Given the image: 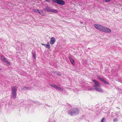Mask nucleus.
I'll list each match as a JSON object with an SVG mask.
<instances>
[{"mask_svg":"<svg viewBox=\"0 0 122 122\" xmlns=\"http://www.w3.org/2000/svg\"><path fill=\"white\" fill-rule=\"evenodd\" d=\"M33 57L34 59H35L36 58V55L35 53L33 54Z\"/></svg>","mask_w":122,"mask_h":122,"instance_id":"19","label":"nucleus"},{"mask_svg":"<svg viewBox=\"0 0 122 122\" xmlns=\"http://www.w3.org/2000/svg\"><path fill=\"white\" fill-rule=\"evenodd\" d=\"M3 61L5 62L7 64H8L9 65H10V62L8 61L5 58Z\"/></svg>","mask_w":122,"mask_h":122,"instance_id":"13","label":"nucleus"},{"mask_svg":"<svg viewBox=\"0 0 122 122\" xmlns=\"http://www.w3.org/2000/svg\"><path fill=\"white\" fill-rule=\"evenodd\" d=\"M57 89L61 91H63V89H62L59 86H58V87H57Z\"/></svg>","mask_w":122,"mask_h":122,"instance_id":"17","label":"nucleus"},{"mask_svg":"<svg viewBox=\"0 0 122 122\" xmlns=\"http://www.w3.org/2000/svg\"><path fill=\"white\" fill-rule=\"evenodd\" d=\"M93 81L95 84V85L94 86L95 88V89L97 91H98L101 92H103V91L99 87L100 85L95 80H93Z\"/></svg>","mask_w":122,"mask_h":122,"instance_id":"1","label":"nucleus"},{"mask_svg":"<svg viewBox=\"0 0 122 122\" xmlns=\"http://www.w3.org/2000/svg\"><path fill=\"white\" fill-rule=\"evenodd\" d=\"M50 11L51 12H53L56 13H57V11L55 9L51 10Z\"/></svg>","mask_w":122,"mask_h":122,"instance_id":"15","label":"nucleus"},{"mask_svg":"<svg viewBox=\"0 0 122 122\" xmlns=\"http://www.w3.org/2000/svg\"><path fill=\"white\" fill-rule=\"evenodd\" d=\"M32 11L34 12L38 13L41 15L44 16L46 15V14L43 13V11H39V10L38 9H33L32 10Z\"/></svg>","mask_w":122,"mask_h":122,"instance_id":"4","label":"nucleus"},{"mask_svg":"<svg viewBox=\"0 0 122 122\" xmlns=\"http://www.w3.org/2000/svg\"><path fill=\"white\" fill-rule=\"evenodd\" d=\"M106 119L104 118H103L101 120V122H106Z\"/></svg>","mask_w":122,"mask_h":122,"instance_id":"16","label":"nucleus"},{"mask_svg":"<svg viewBox=\"0 0 122 122\" xmlns=\"http://www.w3.org/2000/svg\"><path fill=\"white\" fill-rule=\"evenodd\" d=\"M50 85L51 86L54 87V84H50Z\"/></svg>","mask_w":122,"mask_h":122,"instance_id":"27","label":"nucleus"},{"mask_svg":"<svg viewBox=\"0 0 122 122\" xmlns=\"http://www.w3.org/2000/svg\"><path fill=\"white\" fill-rule=\"evenodd\" d=\"M100 31L106 33H110L111 32L110 29L108 27L102 25Z\"/></svg>","mask_w":122,"mask_h":122,"instance_id":"2","label":"nucleus"},{"mask_svg":"<svg viewBox=\"0 0 122 122\" xmlns=\"http://www.w3.org/2000/svg\"><path fill=\"white\" fill-rule=\"evenodd\" d=\"M17 87L16 86L12 87L11 89L12 90V92H16Z\"/></svg>","mask_w":122,"mask_h":122,"instance_id":"9","label":"nucleus"},{"mask_svg":"<svg viewBox=\"0 0 122 122\" xmlns=\"http://www.w3.org/2000/svg\"><path fill=\"white\" fill-rule=\"evenodd\" d=\"M46 47L48 49H50V45L49 42H47V44L45 45Z\"/></svg>","mask_w":122,"mask_h":122,"instance_id":"11","label":"nucleus"},{"mask_svg":"<svg viewBox=\"0 0 122 122\" xmlns=\"http://www.w3.org/2000/svg\"><path fill=\"white\" fill-rule=\"evenodd\" d=\"M104 1H105V2H108L110 1L111 0H103Z\"/></svg>","mask_w":122,"mask_h":122,"instance_id":"22","label":"nucleus"},{"mask_svg":"<svg viewBox=\"0 0 122 122\" xmlns=\"http://www.w3.org/2000/svg\"><path fill=\"white\" fill-rule=\"evenodd\" d=\"M58 86L54 84V87L56 89H57V87H58Z\"/></svg>","mask_w":122,"mask_h":122,"instance_id":"21","label":"nucleus"},{"mask_svg":"<svg viewBox=\"0 0 122 122\" xmlns=\"http://www.w3.org/2000/svg\"><path fill=\"white\" fill-rule=\"evenodd\" d=\"M102 25L98 24H95L94 25V26L96 29L99 30H100L101 28Z\"/></svg>","mask_w":122,"mask_h":122,"instance_id":"5","label":"nucleus"},{"mask_svg":"<svg viewBox=\"0 0 122 122\" xmlns=\"http://www.w3.org/2000/svg\"><path fill=\"white\" fill-rule=\"evenodd\" d=\"M81 23H82V22H81Z\"/></svg>","mask_w":122,"mask_h":122,"instance_id":"32","label":"nucleus"},{"mask_svg":"<svg viewBox=\"0 0 122 122\" xmlns=\"http://www.w3.org/2000/svg\"><path fill=\"white\" fill-rule=\"evenodd\" d=\"M104 83H106V84H109V83L107 82V81H105L104 82Z\"/></svg>","mask_w":122,"mask_h":122,"instance_id":"24","label":"nucleus"},{"mask_svg":"<svg viewBox=\"0 0 122 122\" xmlns=\"http://www.w3.org/2000/svg\"><path fill=\"white\" fill-rule=\"evenodd\" d=\"M46 1L48 2H49L50 1V0H46Z\"/></svg>","mask_w":122,"mask_h":122,"instance_id":"30","label":"nucleus"},{"mask_svg":"<svg viewBox=\"0 0 122 122\" xmlns=\"http://www.w3.org/2000/svg\"><path fill=\"white\" fill-rule=\"evenodd\" d=\"M44 11H50L51 9L49 7H47L45 9H44Z\"/></svg>","mask_w":122,"mask_h":122,"instance_id":"12","label":"nucleus"},{"mask_svg":"<svg viewBox=\"0 0 122 122\" xmlns=\"http://www.w3.org/2000/svg\"><path fill=\"white\" fill-rule=\"evenodd\" d=\"M98 79H100H100H102V78L100 77L99 76H98Z\"/></svg>","mask_w":122,"mask_h":122,"instance_id":"28","label":"nucleus"},{"mask_svg":"<svg viewBox=\"0 0 122 122\" xmlns=\"http://www.w3.org/2000/svg\"><path fill=\"white\" fill-rule=\"evenodd\" d=\"M57 75L58 76H61V75L60 74V73L58 72V73L57 74Z\"/></svg>","mask_w":122,"mask_h":122,"instance_id":"26","label":"nucleus"},{"mask_svg":"<svg viewBox=\"0 0 122 122\" xmlns=\"http://www.w3.org/2000/svg\"><path fill=\"white\" fill-rule=\"evenodd\" d=\"M101 79V80L103 82H104V81H105V80H104V79Z\"/></svg>","mask_w":122,"mask_h":122,"instance_id":"25","label":"nucleus"},{"mask_svg":"<svg viewBox=\"0 0 122 122\" xmlns=\"http://www.w3.org/2000/svg\"><path fill=\"white\" fill-rule=\"evenodd\" d=\"M41 44L42 45H43V46H45L46 44H43V43H41Z\"/></svg>","mask_w":122,"mask_h":122,"instance_id":"29","label":"nucleus"},{"mask_svg":"<svg viewBox=\"0 0 122 122\" xmlns=\"http://www.w3.org/2000/svg\"><path fill=\"white\" fill-rule=\"evenodd\" d=\"M57 3L63 5H64L65 3L64 1L62 0H58Z\"/></svg>","mask_w":122,"mask_h":122,"instance_id":"7","label":"nucleus"},{"mask_svg":"<svg viewBox=\"0 0 122 122\" xmlns=\"http://www.w3.org/2000/svg\"><path fill=\"white\" fill-rule=\"evenodd\" d=\"M0 70H2V69H1V68H0Z\"/></svg>","mask_w":122,"mask_h":122,"instance_id":"31","label":"nucleus"},{"mask_svg":"<svg viewBox=\"0 0 122 122\" xmlns=\"http://www.w3.org/2000/svg\"><path fill=\"white\" fill-rule=\"evenodd\" d=\"M70 114L72 115L73 114L78 113L79 112V110L76 108H73L71 110Z\"/></svg>","mask_w":122,"mask_h":122,"instance_id":"3","label":"nucleus"},{"mask_svg":"<svg viewBox=\"0 0 122 122\" xmlns=\"http://www.w3.org/2000/svg\"><path fill=\"white\" fill-rule=\"evenodd\" d=\"M1 60L3 61L4 59L5 58L4 56L3 55H1Z\"/></svg>","mask_w":122,"mask_h":122,"instance_id":"18","label":"nucleus"},{"mask_svg":"<svg viewBox=\"0 0 122 122\" xmlns=\"http://www.w3.org/2000/svg\"><path fill=\"white\" fill-rule=\"evenodd\" d=\"M102 25L98 24H95L94 25V26L96 29L99 30H100L101 28Z\"/></svg>","mask_w":122,"mask_h":122,"instance_id":"6","label":"nucleus"},{"mask_svg":"<svg viewBox=\"0 0 122 122\" xmlns=\"http://www.w3.org/2000/svg\"><path fill=\"white\" fill-rule=\"evenodd\" d=\"M52 1L55 3H57L58 0H51Z\"/></svg>","mask_w":122,"mask_h":122,"instance_id":"20","label":"nucleus"},{"mask_svg":"<svg viewBox=\"0 0 122 122\" xmlns=\"http://www.w3.org/2000/svg\"><path fill=\"white\" fill-rule=\"evenodd\" d=\"M117 121V119L116 118H114V119L113 120V121L114 122H116Z\"/></svg>","mask_w":122,"mask_h":122,"instance_id":"23","label":"nucleus"},{"mask_svg":"<svg viewBox=\"0 0 122 122\" xmlns=\"http://www.w3.org/2000/svg\"><path fill=\"white\" fill-rule=\"evenodd\" d=\"M12 96L13 98H15L16 97V92H12Z\"/></svg>","mask_w":122,"mask_h":122,"instance_id":"10","label":"nucleus"},{"mask_svg":"<svg viewBox=\"0 0 122 122\" xmlns=\"http://www.w3.org/2000/svg\"><path fill=\"white\" fill-rule=\"evenodd\" d=\"M56 41L55 38L54 37H52L51 39V41H50V44H53Z\"/></svg>","mask_w":122,"mask_h":122,"instance_id":"8","label":"nucleus"},{"mask_svg":"<svg viewBox=\"0 0 122 122\" xmlns=\"http://www.w3.org/2000/svg\"><path fill=\"white\" fill-rule=\"evenodd\" d=\"M69 60L71 62V63L72 64H73L74 63V60L73 59H72L71 58H69Z\"/></svg>","mask_w":122,"mask_h":122,"instance_id":"14","label":"nucleus"}]
</instances>
